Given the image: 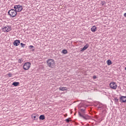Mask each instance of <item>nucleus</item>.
<instances>
[{
	"instance_id": "f257e3e1",
	"label": "nucleus",
	"mask_w": 126,
	"mask_h": 126,
	"mask_svg": "<svg viewBox=\"0 0 126 126\" xmlns=\"http://www.w3.org/2000/svg\"><path fill=\"white\" fill-rule=\"evenodd\" d=\"M46 63H47L48 66L50 68H54V67H55V60L53 59H48Z\"/></svg>"
},
{
	"instance_id": "f03ea898",
	"label": "nucleus",
	"mask_w": 126,
	"mask_h": 126,
	"mask_svg": "<svg viewBox=\"0 0 126 126\" xmlns=\"http://www.w3.org/2000/svg\"><path fill=\"white\" fill-rule=\"evenodd\" d=\"M8 13L9 15L11 16V17H15V16H16V15H17V12L15 10V9H11L9 10V11L8 12Z\"/></svg>"
},
{
	"instance_id": "7ed1b4c3",
	"label": "nucleus",
	"mask_w": 126,
	"mask_h": 126,
	"mask_svg": "<svg viewBox=\"0 0 126 126\" xmlns=\"http://www.w3.org/2000/svg\"><path fill=\"white\" fill-rule=\"evenodd\" d=\"M78 114L81 118H82L84 120H88L90 118L89 116L85 114V111L83 112H78Z\"/></svg>"
},
{
	"instance_id": "20e7f679",
	"label": "nucleus",
	"mask_w": 126,
	"mask_h": 126,
	"mask_svg": "<svg viewBox=\"0 0 126 126\" xmlns=\"http://www.w3.org/2000/svg\"><path fill=\"white\" fill-rule=\"evenodd\" d=\"M14 8L17 12H20L23 9V7L21 5H15Z\"/></svg>"
},
{
	"instance_id": "39448f33",
	"label": "nucleus",
	"mask_w": 126,
	"mask_h": 126,
	"mask_svg": "<svg viewBox=\"0 0 126 126\" xmlns=\"http://www.w3.org/2000/svg\"><path fill=\"white\" fill-rule=\"evenodd\" d=\"M30 66H31V63L29 62H27L24 63L23 68L25 70H28V69L30 68Z\"/></svg>"
},
{
	"instance_id": "423d86ee",
	"label": "nucleus",
	"mask_w": 126,
	"mask_h": 126,
	"mask_svg": "<svg viewBox=\"0 0 126 126\" xmlns=\"http://www.w3.org/2000/svg\"><path fill=\"white\" fill-rule=\"evenodd\" d=\"M110 88H112V89L115 90V89H117V87H118V85H117L116 83H115L114 82H112L110 84Z\"/></svg>"
},
{
	"instance_id": "0eeeda50",
	"label": "nucleus",
	"mask_w": 126,
	"mask_h": 126,
	"mask_svg": "<svg viewBox=\"0 0 126 126\" xmlns=\"http://www.w3.org/2000/svg\"><path fill=\"white\" fill-rule=\"evenodd\" d=\"M19 44H20V40H14L13 42L14 46H16V47H17V46H19Z\"/></svg>"
},
{
	"instance_id": "6e6552de",
	"label": "nucleus",
	"mask_w": 126,
	"mask_h": 126,
	"mask_svg": "<svg viewBox=\"0 0 126 126\" xmlns=\"http://www.w3.org/2000/svg\"><path fill=\"white\" fill-rule=\"evenodd\" d=\"M120 100L122 103H126V96H121Z\"/></svg>"
},
{
	"instance_id": "1a4fd4ad",
	"label": "nucleus",
	"mask_w": 126,
	"mask_h": 126,
	"mask_svg": "<svg viewBox=\"0 0 126 126\" xmlns=\"http://www.w3.org/2000/svg\"><path fill=\"white\" fill-rule=\"evenodd\" d=\"M3 29H5L6 32H9V31H11V27H4Z\"/></svg>"
},
{
	"instance_id": "9d476101",
	"label": "nucleus",
	"mask_w": 126,
	"mask_h": 126,
	"mask_svg": "<svg viewBox=\"0 0 126 126\" xmlns=\"http://www.w3.org/2000/svg\"><path fill=\"white\" fill-rule=\"evenodd\" d=\"M91 30L92 32H96V31H97V28L95 26H94L91 29Z\"/></svg>"
},
{
	"instance_id": "9b49d317",
	"label": "nucleus",
	"mask_w": 126,
	"mask_h": 126,
	"mask_svg": "<svg viewBox=\"0 0 126 126\" xmlns=\"http://www.w3.org/2000/svg\"><path fill=\"white\" fill-rule=\"evenodd\" d=\"M89 47V45H88V44H86V45H85V46H84V47L82 49L81 52H84V51H85V50H86L87 49H88Z\"/></svg>"
},
{
	"instance_id": "f8f14e48",
	"label": "nucleus",
	"mask_w": 126,
	"mask_h": 126,
	"mask_svg": "<svg viewBox=\"0 0 126 126\" xmlns=\"http://www.w3.org/2000/svg\"><path fill=\"white\" fill-rule=\"evenodd\" d=\"M59 90L61 91H65L66 90H67V88H66V87H60L59 88Z\"/></svg>"
},
{
	"instance_id": "ddd939ff",
	"label": "nucleus",
	"mask_w": 126,
	"mask_h": 126,
	"mask_svg": "<svg viewBox=\"0 0 126 126\" xmlns=\"http://www.w3.org/2000/svg\"><path fill=\"white\" fill-rule=\"evenodd\" d=\"M12 85H13L14 86H18V85H19V82H14L12 83Z\"/></svg>"
},
{
	"instance_id": "4468645a",
	"label": "nucleus",
	"mask_w": 126,
	"mask_h": 126,
	"mask_svg": "<svg viewBox=\"0 0 126 126\" xmlns=\"http://www.w3.org/2000/svg\"><path fill=\"white\" fill-rule=\"evenodd\" d=\"M107 64L108 65H111V64H113V63H112V61H111V60H109L107 61Z\"/></svg>"
},
{
	"instance_id": "2eb2a0df",
	"label": "nucleus",
	"mask_w": 126,
	"mask_h": 126,
	"mask_svg": "<svg viewBox=\"0 0 126 126\" xmlns=\"http://www.w3.org/2000/svg\"><path fill=\"white\" fill-rule=\"evenodd\" d=\"M39 120H45V115H41L39 116Z\"/></svg>"
},
{
	"instance_id": "dca6fc26",
	"label": "nucleus",
	"mask_w": 126,
	"mask_h": 126,
	"mask_svg": "<svg viewBox=\"0 0 126 126\" xmlns=\"http://www.w3.org/2000/svg\"><path fill=\"white\" fill-rule=\"evenodd\" d=\"M85 110H86V109L85 107H84L83 108H81V109H79L78 112H85Z\"/></svg>"
},
{
	"instance_id": "f3484780",
	"label": "nucleus",
	"mask_w": 126,
	"mask_h": 126,
	"mask_svg": "<svg viewBox=\"0 0 126 126\" xmlns=\"http://www.w3.org/2000/svg\"><path fill=\"white\" fill-rule=\"evenodd\" d=\"M114 101L116 104H119V99L117 98V97L114 98Z\"/></svg>"
},
{
	"instance_id": "a211bd4d",
	"label": "nucleus",
	"mask_w": 126,
	"mask_h": 126,
	"mask_svg": "<svg viewBox=\"0 0 126 126\" xmlns=\"http://www.w3.org/2000/svg\"><path fill=\"white\" fill-rule=\"evenodd\" d=\"M32 119H33V120H36V119H38V118H37V116H35V114H32Z\"/></svg>"
},
{
	"instance_id": "6ab92c4d",
	"label": "nucleus",
	"mask_w": 126,
	"mask_h": 126,
	"mask_svg": "<svg viewBox=\"0 0 126 126\" xmlns=\"http://www.w3.org/2000/svg\"><path fill=\"white\" fill-rule=\"evenodd\" d=\"M62 53L63 54H67V50H66V49H63V51H62Z\"/></svg>"
},
{
	"instance_id": "aec40b11",
	"label": "nucleus",
	"mask_w": 126,
	"mask_h": 126,
	"mask_svg": "<svg viewBox=\"0 0 126 126\" xmlns=\"http://www.w3.org/2000/svg\"><path fill=\"white\" fill-rule=\"evenodd\" d=\"M70 118H69L68 119H66V120H65V122H66V123H69V122H70V120H70Z\"/></svg>"
},
{
	"instance_id": "412c9836",
	"label": "nucleus",
	"mask_w": 126,
	"mask_h": 126,
	"mask_svg": "<svg viewBox=\"0 0 126 126\" xmlns=\"http://www.w3.org/2000/svg\"><path fill=\"white\" fill-rule=\"evenodd\" d=\"M21 47H22V48H24V47H25V46H26V44H23V43H21Z\"/></svg>"
},
{
	"instance_id": "4be33fe9",
	"label": "nucleus",
	"mask_w": 126,
	"mask_h": 126,
	"mask_svg": "<svg viewBox=\"0 0 126 126\" xmlns=\"http://www.w3.org/2000/svg\"><path fill=\"white\" fill-rule=\"evenodd\" d=\"M8 75L9 77H11V76H12V74H11V73H9L8 74Z\"/></svg>"
},
{
	"instance_id": "5701e85b",
	"label": "nucleus",
	"mask_w": 126,
	"mask_h": 126,
	"mask_svg": "<svg viewBox=\"0 0 126 126\" xmlns=\"http://www.w3.org/2000/svg\"><path fill=\"white\" fill-rule=\"evenodd\" d=\"M101 4H102V5H104V4H105V3H106V2L105 1H102L101 2Z\"/></svg>"
},
{
	"instance_id": "b1692460",
	"label": "nucleus",
	"mask_w": 126,
	"mask_h": 126,
	"mask_svg": "<svg viewBox=\"0 0 126 126\" xmlns=\"http://www.w3.org/2000/svg\"><path fill=\"white\" fill-rule=\"evenodd\" d=\"M29 47H30V49H32V48H34V46H33V45H30Z\"/></svg>"
},
{
	"instance_id": "393cba45",
	"label": "nucleus",
	"mask_w": 126,
	"mask_h": 126,
	"mask_svg": "<svg viewBox=\"0 0 126 126\" xmlns=\"http://www.w3.org/2000/svg\"><path fill=\"white\" fill-rule=\"evenodd\" d=\"M93 78L94 79H96L97 78V77L96 76H94Z\"/></svg>"
},
{
	"instance_id": "a878e982",
	"label": "nucleus",
	"mask_w": 126,
	"mask_h": 126,
	"mask_svg": "<svg viewBox=\"0 0 126 126\" xmlns=\"http://www.w3.org/2000/svg\"><path fill=\"white\" fill-rule=\"evenodd\" d=\"M19 63H21V60H20V59L19 60Z\"/></svg>"
},
{
	"instance_id": "bb28decb",
	"label": "nucleus",
	"mask_w": 126,
	"mask_h": 126,
	"mask_svg": "<svg viewBox=\"0 0 126 126\" xmlns=\"http://www.w3.org/2000/svg\"><path fill=\"white\" fill-rule=\"evenodd\" d=\"M124 16L126 18V13H124Z\"/></svg>"
},
{
	"instance_id": "cd10ccee",
	"label": "nucleus",
	"mask_w": 126,
	"mask_h": 126,
	"mask_svg": "<svg viewBox=\"0 0 126 126\" xmlns=\"http://www.w3.org/2000/svg\"><path fill=\"white\" fill-rule=\"evenodd\" d=\"M125 70H126V67H125Z\"/></svg>"
}]
</instances>
